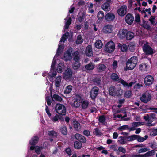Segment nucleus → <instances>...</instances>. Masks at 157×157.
I'll list each match as a JSON object with an SVG mask.
<instances>
[{
    "label": "nucleus",
    "instance_id": "f8f14e48",
    "mask_svg": "<svg viewBox=\"0 0 157 157\" xmlns=\"http://www.w3.org/2000/svg\"><path fill=\"white\" fill-rule=\"evenodd\" d=\"M74 136L76 140L82 143H85L86 142L85 137L80 134L76 133Z\"/></svg>",
    "mask_w": 157,
    "mask_h": 157
},
{
    "label": "nucleus",
    "instance_id": "58836bf2",
    "mask_svg": "<svg viewBox=\"0 0 157 157\" xmlns=\"http://www.w3.org/2000/svg\"><path fill=\"white\" fill-rule=\"evenodd\" d=\"M73 127L76 131H79L80 128V125L77 121H74Z\"/></svg>",
    "mask_w": 157,
    "mask_h": 157
},
{
    "label": "nucleus",
    "instance_id": "de8ad7c7",
    "mask_svg": "<svg viewBox=\"0 0 157 157\" xmlns=\"http://www.w3.org/2000/svg\"><path fill=\"white\" fill-rule=\"evenodd\" d=\"M142 26L147 30H150L151 28L150 26L147 23L146 21L145 20L143 21V24L142 25Z\"/></svg>",
    "mask_w": 157,
    "mask_h": 157
},
{
    "label": "nucleus",
    "instance_id": "69168bd1",
    "mask_svg": "<svg viewBox=\"0 0 157 157\" xmlns=\"http://www.w3.org/2000/svg\"><path fill=\"white\" fill-rule=\"evenodd\" d=\"M56 63V61H53L51 65V70H52L53 71H55V64Z\"/></svg>",
    "mask_w": 157,
    "mask_h": 157
},
{
    "label": "nucleus",
    "instance_id": "412c9836",
    "mask_svg": "<svg viewBox=\"0 0 157 157\" xmlns=\"http://www.w3.org/2000/svg\"><path fill=\"white\" fill-rule=\"evenodd\" d=\"M111 79L113 81L118 82L120 80V78L117 73H112L110 75Z\"/></svg>",
    "mask_w": 157,
    "mask_h": 157
},
{
    "label": "nucleus",
    "instance_id": "ddd939ff",
    "mask_svg": "<svg viewBox=\"0 0 157 157\" xmlns=\"http://www.w3.org/2000/svg\"><path fill=\"white\" fill-rule=\"evenodd\" d=\"M125 20L128 24L131 25L134 21V17L132 14L128 13L125 16Z\"/></svg>",
    "mask_w": 157,
    "mask_h": 157
},
{
    "label": "nucleus",
    "instance_id": "680f3d73",
    "mask_svg": "<svg viewBox=\"0 0 157 157\" xmlns=\"http://www.w3.org/2000/svg\"><path fill=\"white\" fill-rule=\"evenodd\" d=\"M45 110L48 115L50 117L51 116V114L50 112L48 107L47 105H46Z\"/></svg>",
    "mask_w": 157,
    "mask_h": 157
},
{
    "label": "nucleus",
    "instance_id": "f704fd0d",
    "mask_svg": "<svg viewBox=\"0 0 157 157\" xmlns=\"http://www.w3.org/2000/svg\"><path fill=\"white\" fill-rule=\"evenodd\" d=\"M60 130L62 134L64 135H66L67 133V130L66 127L65 126H61Z\"/></svg>",
    "mask_w": 157,
    "mask_h": 157
},
{
    "label": "nucleus",
    "instance_id": "7ed1b4c3",
    "mask_svg": "<svg viewBox=\"0 0 157 157\" xmlns=\"http://www.w3.org/2000/svg\"><path fill=\"white\" fill-rule=\"evenodd\" d=\"M63 78L66 80L71 81L72 78V71L70 68H67L63 74Z\"/></svg>",
    "mask_w": 157,
    "mask_h": 157
},
{
    "label": "nucleus",
    "instance_id": "ea45409f",
    "mask_svg": "<svg viewBox=\"0 0 157 157\" xmlns=\"http://www.w3.org/2000/svg\"><path fill=\"white\" fill-rule=\"evenodd\" d=\"M83 42V39L81 35L78 36L77 39L75 41V43L76 44H80Z\"/></svg>",
    "mask_w": 157,
    "mask_h": 157
},
{
    "label": "nucleus",
    "instance_id": "49530a36",
    "mask_svg": "<svg viewBox=\"0 0 157 157\" xmlns=\"http://www.w3.org/2000/svg\"><path fill=\"white\" fill-rule=\"evenodd\" d=\"M67 33L68 34V32H67L64 34L62 36L60 39V42H64L65 41L67 40V39L68 38V36L66 34Z\"/></svg>",
    "mask_w": 157,
    "mask_h": 157
},
{
    "label": "nucleus",
    "instance_id": "9d476101",
    "mask_svg": "<svg viewBox=\"0 0 157 157\" xmlns=\"http://www.w3.org/2000/svg\"><path fill=\"white\" fill-rule=\"evenodd\" d=\"M99 88L97 86H94L90 92V96L92 99H94L98 94Z\"/></svg>",
    "mask_w": 157,
    "mask_h": 157
},
{
    "label": "nucleus",
    "instance_id": "a18cd8bd",
    "mask_svg": "<svg viewBox=\"0 0 157 157\" xmlns=\"http://www.w3.org/2000/svg\"><path fill=\"white\" fill-rule=\"evenodd\" d=\"M52 98H54L56 101H58L60 102L63 100L62 98L58 94H54Z\"/></svg>",
    "mask_w": 157,
    "mask_h": 157
},
{
    "label": "nucleus",
    "instance_id": "f03ea898",
    "mask_svg": "<svg viewBox=\"0 0 157 157\" xmlns=\"http://www.w3.org/2000/svg\"><path fill=\"white\" fill-rule=\"evenodd\" d=\"M56 112L61 115H65L66 113V109L63 105L57 103L55 108Z\"/></svg>",
    "mask_w": 157,
    "mask_h": 157
},
{
    "label": "nucleus",
    "instance_id": "774afa93",
    "mask_svg": "<svg viewBox=\"0 0 157 157\" xmlns=\"http://www.w3.org/2000/svg\"><path fill=\"white\" fill-rule=\"evenodd\" d=\"M140 17L139 14H136L135 16V21L136 22H139L140 21Z\"/></svg>",
    "mask_w": 157,
    "mask_h": 157
},
{
    "label": "nucleus",
    "instance_id": "c756f323",
    "mask_svg": "<svg viewBox=\"0 0 157 157\" xmlns=\"http://www.w3.org/2000/svg\"><path fill=\"white\" fill-rule=\"evenodd\" d=\"M81 103L82 104V108L83 109H85L88 107L89 103L88 101L86 100L81 99Z\"/></svg>",
    "mask_w": 157,
    "mask_h": 157
},
{
    "label": "nucleus",
    "instance_id": "864d4df0",
    "mask_svg": "<svg viewBox=\"0 0 157 157\" xmlns=\"http://www.w3.org/2000/svg\"><path fill=\"white\" fill-rule=\"evenodd\" d=\"M132 94V92L131 91H127L125 92L124 96L127 98H129L131 97Z\"/></svg>",
    "mask_w": 157,
    "mask_h": 157
},
{
    "label": "nucleus",
    "instance_id": "8fccbe9b",
    "mask_svg": "<svg viewBox=\"0 0 157 157\" xmlns=\"http://www.w3.org/2000/svg\"><path fill=\"white\" fill-rule=\"evenodd\" d=\"M94 133L96 136H101L102 134V133L100 132V130L97 128L94 129Z\"/></svg>",
    "mask_w": 157,
    "mask_h": 157
},
{
    "label": "nucleus",
    "instance_id": "cd10ccee",
    "mask_svg": "<svg viewBox=\"0 0 157 157\" xmlns=\"http://www.w3.org/2000/svg\"><path fill=\"white\" fill-rule=\"evenodd\" d=\"M116 89L115 88L114 86H111L109 89V95L114 96V94L115 93V92L116 91Z\"/></svg>",
    "mask_w": 157,
    "mask_h": 157
},
{
    "label": "nucleus",
    "instance_id": "4c0bfd02",
    "mask_svg": "<svg viewBox=\"0 0 157 157\" xmlns=\"http://www.w3.org/2000/svg\"><path fill=\"white\" fill-rule=\"evenodd\" d=\"M104 13L102 11H100L98 13L97 17L98 19L100 21H102L104 17Z\"/></svg>",
    "mask_w": 157,
    "mask_h": 157
},
{
    "label": "nucleus",
    "instance_id": "0e129e2a",
    "mask_svg": "<svg viewBox=\"0 0 157 157\" xmlns=\"http://www.w3.org/2000/svg\"><path fill=\"white\" fill-rule=\"evenodd\" d=\"M46 100L48 105H50L52 103L51 101L49 96H47L46 98Z\"/></svg>",
    "mask_w": 157,
    "mask_h": 157
},
{
    "label": "nucleus",
    "instance_id": "423d86ee",
    "mask_svg": "<svg viewBox=\"0 0 157 157\" xmlns=\"http://www.w3.org/2000/svg\"><path fill=\"white\" fill-rule=\"evenodd\" d=\"M151 98V94L148 92L147 91L140 97V99L142 102L147 103L150 100Z\"/></svg>",
    "mask_w": 157,
    "mask_h": 157
},
{
    "label": "nucleus",
    "instance_id": "4be33fe9",
    "mask_svg": "<svg viewBox=\"0 0 157 157\" xmlns=\"http://www.w3.org/2000/svg\"><path fill=\"white\" fill-rule=\"evenodd\" d=\"M106 66L104 64H100L97 67V70L99 72H101L104 71L106 68Z\"/></svg>",
    "mask_w": 157,
    "mask_h": 157
},
{
    "label": "nucleus",
    "instance_id": "bb28decb",
    "mask_svg": "<svg viewBox=\"0 0 157 157\" xmlns=\"http://www.w3.org/2000/svg\"><path fill=\"white\" fill-rule=\"evenodd\" d=\"M94 67V65L92 62H90L88 64L85 65V69L89 70H93Z\"/></svg>",
    "mask_w": 157,
    "mask_h": 157
},
{
    "label": "nucleus",
    "instance_id": "b1692460",
    "mask_svg": "<svg viewBox=\"0 0 157 157\" xmlns=\"http://www.w3.org/2000/svg\"><path fill=\"white\" fill-rule=\"evenodd\" d=\"M82 143L76 141L74 142V146L75 148L78 149H80L82 147Z\"/></svg>",
    "mask_w": 157,
    "mask_h": 157
},
{
    "label": "nucleus",
    "instance_id": "72a5a7b5",
    "mask_svg": "<svg viewBox=\"0 0 157 157\" xmlns=\"http://www.w3.org/2000/svg\"><path fill=\"white\" fill-rule=\"evenodd\" d=\"M103 44L101 41L99 40H97L95 43V46L97 48H101Z\"/></svg>",
    "mask_w": 157,
    "mask_h": 157
},
{
    "label": "nucleus",
    "instance_id": "6ab92c4d",
    "mask_svg": "<svg viewBox=\"0 0 157 157\" xmlns=\"http://www.w3.org/2000/svg\"><path fill=\"white\" fill-rule=\"evenodd\" d=\"M86 17V16L85 13L82 12L78 13L77 16V19L78 21L81 23L83 21Z\"/></svg>",
    "mask_w": 157,
    "mask_h": 157
},
{
    "label": "nucleus",
    "instance_id": "c9c22d12",
    "mask_svg": "<svg viewBox=\"0 0 157 157\" xmlns=\"http://www.w3.org/2000/svg\"><path fill=\"white\" fill-rule=\"evenodd\" d=\"M110 7V4L108 2L104 3L101 6L102 9L105 11H108Z\"/></svg>",
    "mask_w": 157,
    "mask_h": 157
},
{
    "label": "nucleus",
    "instance_id": "dca6fc26",
    "mask_svg": "<svg viewBox=\"0 0 157 157\" xmlns=\"http://www.w3.org/2000/svg\"><path fill=\"white\" fill-rule=\"evenodd\" d=\"M85 52L86 55L88 57H91L93 56L92 46L91 45H88L87 46Z\"/></svg>",
    "mask_w": 157,
    "mask_h": 157
},
{
    "label": "nucleus",
    "instance_id": "4d7b16f0",
    "mask_svg": "<svg viewBox=\"0 0 157 157\" xmlns=\"http://www.w3.org/2000/svg\"><path fill=\"white\" fill-rule=\"evenodd\" d=\"M115 94H114V96H117L118 97H121L122 95V92L121 91L118 89L116 90Z\"/></svg>",
    "mask_w": 157,
    "mask_h": 157
},
{
    "label": "nucleus",
    "instance_id": "aec40b11",
    "mask_svg": "<svg viewBox=\"0 0 157 157\" xmlns=\"http://www.w3.org/2000/svg\"><path fill=\"white\" fill-rule=\"evenodd\" d=\"M92 81L94 83V84L96 85L99 86L101 85V81L100 78L94 77L93 78Z\"/></svg>",
    "mask_w": 157,
    "mask_h": 157
},
{
    "label": "nucleus",
    "instance_id": "e433bc0d",
    "mask_svg": "<svg viewBox=\"0 0 157 157\" xmlns=\"http://www.w3.org/2000/svg\"><path fill=\"white\" fill-rule=\"evenodd\" d=\"M72 90V86L71 85H68L66 88L64 93L65 94H69Z\"/></svg>",
    "mask_w": 157,
    "mask_h": 157
},
{
    "label": "nucleus",
    "instance_id": "13d9d810",
    "mask_svg": "<svg viewBox=\"0 0 157 157\" xmlns=\"http://www.w3.org/2000/svg\"><path fill=\"white\" fill-rule=\"evenodd\" d=\"M150 136H154L157 135V128L154 129L150 133Z\"/></svg>",
    "mask_w": 157,
    "mask_h": 157
},
{
    "label": "nucleus",
    "instance_id": "c03bdc74",
    "mask_svg": "<svg viewBox=\"0 0 157 157\" xmlns=\"http://www.w3.org/2000/svg\"><path fill=\"white\" fill-rule=\"evenodd\" d=\"M139 137V135H132L131 136H128L125 137V138H127L128 139H128L127 140L128 141H133L137 139V137Z\"/></svg>",
    "mask_w": 157,
    "mask_h": 157
},
{
    "label": "nucleus",
    "instance_id": "39448f33",
    "mask_svg": "<svg viewBox=\"0 0 157 157\" xmlns=\"http://www.w3.org/2000/svg\"><path fill=\"white\" fill-rule=\"evenodd\" d=\"M39 137L37 136H33L29 141V143L31 145L30 149L31 151L34 150L35 148L36 145L38 143Z\"/></svg>",
    "mask_w": 157,
    "mask_h": 157
},
{
    "label": "nucleus",
    "instance_id": "603ef678",
    "mask_svg": "<svg viewBox=\"0 0 157 157\" xmlns=\"http://www.w3.org/2000/svg\"><path fill=\"white\" fill-rule=\"evenodd\" d=\"M83 134L84 136L88 137L91 136L90 131L88 130H84L83 131Z\"/></svg>",
    "mask_w": 157,
    "mask_h": 157
},
{
    "label": "nucleus",
    "instance_id": "e2e57ef3",
    "mask_svg": "<svg viewBox=\"0 0 157 157\" xmlns=\"http://www.w3.org/2000/svg\"><path fill=\"white\" fill-rule=\"evenodd\" d=\"M48 133V135L50 136H55L56 134V132L53 130L49 131Z\"/></svg>",
    "mask_w": 157,
    "mask_h": 157
},
{
    "label": "nucleus",
    "instance_id": "bf43d9fd",
    "mask_svg": "<svg viewBox=\"0 0 157 157\" xmlns=\"http://www.w3.org/2000/svg\"><path fill=\"white\" fill-rule=\"evenodd\" d=\"M149 150V149H147L146 148H143L140 149L138 151V153H142L143 152H146L147 151Z\"/></svg>",
    "mask_w": 157,
    "mask_h": 157
},
{
    "label": "nucleus",
    "instance_id": "2eb2a0df",
    "mask_svg": "<svg viewBox=\"0 0 157 157\" xmlns=\"http://www.w3.org/2000/svg\"><path fill=\"white\" fill-rule=\"evenodd\" d=\"M115 18L114 14L112 12H109L106 14L105 16V20L108 21H113Z\"/></svg>",
    "mask_w": 157,
    "mask_h": 157
},
{
    "label": "nucleus",
    "instance_id": "09e8293b",
    "mask_svg": "<svg viewBox=\"0 0 157 157\" xmlns=\"http://www.w3.org/2000/svg\"><path fill=\"white\" fill-rule=\"evenodd\" d=\"M106 120L105 117L104 115H101L98 118V121L100 122L103 123Z\"/></svg>",
    "mask_w": 157,
    "mask_h": 157
},
{
    "label": "nucleus",
    "instance_id": "393cba45",
    "mask_svg": "<svg viewBox=\"0 0 157 157\" xmlns=\"http://www.w3.org/2000/svg\"><path fill=\"white\" fill-rule=\"evenodd\" d=\"M64 64L63 63H59L57 68V71L58 73H61L64 67Z\"/></svg>",
    "mask_w": 157,
    "mask_h": 157
},
{
    "label": "nucleus",
    "instance_id": "f3484780",
    "mask_svg": "<svg viewBox=\"0 0 157 157\" xmlns=\"http://www.w3.org/2000/svg\"><path fill=\"white\" fill-rule=\"evenodd\" d=\"M128 30L123 29L120 30L118 33L119 36L121 39H124L126 37V34L127 33Z\"/></svg>",
    "mask_w": 157,
    "mask_h": 157
},
{
    "label": "nucleus",
    "instance_id": "6e6552de",
    "mask_svg": "<svg viewBox=\"0 0 157 157\" xmlns=\"http://www.w3.org/2000/svg\"><path fill=\"white\" fill-rule=\"evenodd\" d=\"M154 81V77L152 75H149L144 78V82L146 86H149L153 84Z\"/></svg>",
    "mask_w": 157,
    "mask_h": 157
},
{
    "label": "nucleus",
    "instance_id": "1a4fd4ad",
    "mask_svg": "<svg viewBox=\"0 0 157 157\" xmlns=\"http://www.w3.org/2000/svg\"><path fill=\"white\" fill-rule=\"evenodd\" d=\"M143 51L146 55H151L154 53L153 49L149 45L144 44L143 47Z\"/></svg>",
    "mask_w": 157,
    "mask_h": 157
},
{
    "label": "nucleus",
    "instance_id": "5fc2aeb1",
    "mask_svg": "<svg viewBox=\"0 0 157 157\" xmlns=\"http://www.w3.org/2000/svg\"><path fill=\"white\" fill-rule=\"evenodd\" d=\"M63 152H65L69 156H71V154L72 151L70 147L66 148Z\"/></svg>",
    "mask_w": 157,
    "mask_h": 157
},
{
    "label": "nucleus",
    "instance_id": "a878e982",
    "mask_svg": "<svg viewBox=\"0 0 157 157\" xmlns=\"http://www.w3.org/2000/svg\"><path fill=\"white\" fill-rule=\"evenodd\" d=\"M80 59L79 52L77 51H75L73 54V59L74 61H79Z\"/></svg>",
    "mask_w": 157,
    "mask_h": 157
},
{
    "label": "nucleus",
    "instance_id": "6e6d98bb",
    "mask_svg": "<svg viewBox=\"0 0 157 157\" xmlns=\"http://www.w3.org/2000/svg\"><path fill=\"white\" fill-rule=\"evenodd\" d=\"M119 138H121L120 140H118L119 143L123 144H125L126 143V140L124 138V137L123 136L120 137Z\"/></svg>",
    "mask_w": 157,
    "mask_h": 157
},
{
    "label": "nucleus",
    "instance_id": "338daca9",
    "mask_svg": "<svg viewBox=\"0 0 157 157\" xmlns=\"http://www.w3.org/2000/svg\"><path fill=\"white\" fill-rule=\"evenodd\" d=\"M137 140L138 141L140 142H143L145 140V139H144V138L141 137L139 135V137H137Z\"/></svg>",
    "mask_w": 157,
    "mask_h": 157
},
{
    "label": "nucleus",
    "instance_id": "473e14b6",
    "mask_svg": "<svg viewBox=\"0 0 157 157\" xmlns=\"http://www.w3.org/2000/svg\"><path fill=\"white\" fill-rule=\"evenodd\" d=\"M155 154V151L154 150H152L143 155V157H148L154 155Z\"/></svg>",
    "mask_w": 157,
    "mask_h": 157
},
{
    "label": "nucleus",
    "instance_id": "f257e3e1",
    "mask_svg": "<svg viewBox=\"0 0 157 157\" xmlns=\"http://www.w3.org/2000/svg\"><path fill=\"white\" fill-rule=\"evenodd\" d=\"M138 58L136 56L132 57L128 60L126 62V66L128 70L133 69L136 66L138 62Z\"/></svg>",
    "mask_w": 157,
    "mask_h": 157
},
{
    "label": "nucleus",
    "instance_id": "37998d69",
    "mask_svg": "<svg viewBox=\"0 0 157 157\" xmlns=\"http://www.w3.org/2000/svg\"><path fill=\"white\" fill-rule=\"evenodd\" d=\"M61 79V77L60 76H58L56 78L55 81V85L56 87H58L60 86Z\"/></svg>",
    "mask_w": 157,
    "mask_h": 157
},
{
    "label": "nucleus",
    "instance_id": "5701e85b",
    "mask_svg": "<svg viewBox=\"0 0 157 157\" xmlns=\"http://www.w3.org/2000/svg\"><path fill=\"white\" fill-rule=\"evenodd\" d=\"M81 64L79 61H74L72 64V67L74 70H77L80 67Z\"/></svg>",
    "mask_w": 157,
    "mask_h": 157
},
{
    "label": "nucleus",
    "instance_id": "3c124183",
    "mask_svg": "<svg viewBox=\"0 0 157 157\" xmlns=\"http://www.w3.org/2000/svg\"><path fill=\"white\" fill-rule=\"evenodd\" d=\"M129 128V126L128 125H124L119 127L117 129L120 131H122V130L128 129Z\"/></svg>",
    "mask_w": 157,
    "mask_h": 157
},
{
    "label": "nucleus",
    "instance_id": "a19ab883",
    "mask_svg": "<svg viewBox=\"0 0 157 157\" xmlns=\"http://www.w3.org/2000/svg\"><path fill=\"white\" fill-rule=\"evenodd\" d=\"M118 46L119 47H121V51L122 52H125L127 50V47L125 44L121 45V44H119Z\"/></svg>",
    "mask_w": 157,
    "mask_h": 157
},
{
    "label": "nucleus",
    "instance_id": "9b49d317",
    "mask_svg": "<svg viewBox=\"0 0 157 157\" xmlns=\"http://www.w3.org/2000/svg\"><path fill=\"white\" fill-rule=\"evenodd\" d=\"M127 10V6L125 5H123L119 9H118L117 13L119 16H123L126 14Z\"/></svg>",
    "mask_w": 157,
    "mask_h": 157
},
{
    "label": "nucleus",
    "instance_id": "4468645a",
    "mask_svg": "<svg viewBox=\"0 0 157 157\" xmlns=\"http://www.w3.org/2000/svg\"><path fill=\"white\" fill-rule=\"evenodd\" d=\"M72 51L70 49L67 50L65 53L64 57L66 61H70L72 59Z\"/></svg>",
    "mask_w": 157,
    "mask_h": 157
},
{
    "label": "nucleus",
    "instance_id": "2f4dec72",
    "mask_svg": "<svg viewBox=\"0 0 157 157\" xmlns=\"http://www.w3.org/2000/svg\"><path fill=\"white\" fill-rule=\"evenodd\" d=\"M135 45L134 43L130 42L128 46L129 50L131 52H134L135 50Z\"/></svg>",
    "mask_w": 157,
    "mask_h": 157
},
{
    "label": "nucleus",
    "instance_id": "c85d7f7f",
    "mask_svg": "<svg viewBox=\"0 0 157 157\" xmlns=\"http://www.w3.org/2000/svg\"><path fill=\"white\" fill-rule=\"evenodd\" d=\"M112 26L111 25H107L105 26L104 28L105 32L106 33H109L111 32Z\"/></svg>",
    "mask_w": 157,
    "mask_h": 157
},
{
    "label": "nucleus",
    "instance_id": "052dcab7",
    "mask_svg": "<svg viewBox=\"0 0 157 157\" xmlns=\"http://www.w3.org/2000/svg\"><path fill=\"white\" fill-rule=\"evenodd\" d=\"M118 151L119 152H122L124 154L126 152V149L121 146L118 147Z\"/></svg>",
    "mask_w": 157,
    "mask_h": 157
},
{
    "label": "nucleus",
    "instance_id": "0eeeda50",
    "mask_svg": "<svg viewBox=\"0 0 157 157\" xmlns=\"http://www.w3.org/2000/svg\"><path fill=\"white\" fill-rule=\"evenodd\" d=\"M82 97L79 94H77L75 95V98L74 99V101L71 106L75 108L79 107L81 103Z\"/></svg>",
    "mask_w": 157,
    "mask_h": 157
},
{
    "label": "nucleus",
    "instance_id": "20e7f679",
    "mask_svg": "<svg viewBox=\"0 0 157 157\" xmlns=\"http://www.w3.org/2000/svg\"><path fill=\"white\" fill-rule=\"evenodd\" d=\"M115 48V44L112 41L108 42L105 46V50L110 53L113 52Z\"/></svg>",
    "mask_w": 157,
    "mask_h": 157
},
{
    "label": "nucleus",
    "instance_id": "a211bd4d",
    "mask_svg": "<svg viewBox=\"0 0 157 157\" xmlns=\"http://www.w3.org/2000/svg\"><path fill=\"white\" fill-rule=\"evenodd\" d=\"M135 36V33L134 32L128 31L125 39L127 40H131Z\"/></svg>",
    "mask_w": 157,
    "mask_h": 157
},
{
    "label": "nucleus",
    "instance_id": "79ce46f5",
    "mask_svg": "<svg viewBox=\"0 0 157 157\" xmlns=\"http://www.w3.org/2000/svg\"><path fill=\"white\" fill-rule=\"evenodd\" d=\"M63 48L64 47L63 45L61 44L59 45L58 46L56 54L58 55H60L62 53Z\"/></svg>",
    "mask_w": 157,
    "mask_h": 157
},
{
    "label": "nucleus",
    "instance_id": "7c9ffc66",
    "mask_svg": "<svg viewBox=\"0 0 157 157\" xmlns=\"http://www.w3.org/2000/svg\"><path fill=\"white\" fill-rule=\"evenodd\" d=\"M59 119L61 121H64L63 118L62 116L59 115L57 114L54 117L52 118V120L55 122L57 121Z\"/></svg>",
    "mask_w": 157,
    "mask_h": 157
}]
</instances>
